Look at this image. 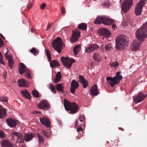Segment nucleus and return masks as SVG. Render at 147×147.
Wrapping results in <instances>:
<instances>
[{
    "label": "nucleus",
    "instance_id": "obj_29",
    "mask_svg": "<svg viewBox=\"0 0 147 147\" xmlns=\"http://www.w3.org/2000/svg\"><path fill=\"white\" fill-rule=\"evenodd\" d=\"M61 78V75L60 71L57 72L56 75V78L54 79V82L55 83L59 82Z\"/></svg>",
    "mask_w": 147,
    "mask_h": 147
},
{
    "label": "nucleus",
    "instance_id": "obj_40",
    "mask_svg": "<svg viewBox=\"0 0 147 147\" xmlns=\"http://www.w3.org/2000/svg\"><path fill=\"white\" fill-rule=\"evenodd\" d=\"M5 58L7 60H8L12 58L10 54L9 53V52L8 51H7L5 53Z\"/></svg>",
    "mask_w": 147,
    "mask_h": 147
},
{
    "label": "nucleus",
    "instance_id": "obj_11",
    "mask_svg": "<svg viewBox=\"0 0 147 147\" xmlns=\"http://www.w3.org/2000/svg\"><path fill=\"white\" fill-rule=\"evenodd\" d=\"M80 32L78 29L73 30L72 31V34L70 39V42L74 43L78 41V38L80 37Z\"/></svg>",
    "mask_w": 147,
    "mask_h": 147
},
{
    "label": "nucleus",
    "instance_id": "obj_36",
    "mask_svg": "<svg viewBox=\"0 0 147 147\" xmlns=\"http://www.w3.org/2000/svg\"><path fill=\"white\" fill-rule=\"evenodd\" d=\"M119 65V63L117 61L112 62L110 63V66L111 67H117Z\"/></svg>",
    "mask_w": 147,
    "mask_h": 147
},
{
    "label": "nucleus",
    "instance_id": "obj_17",
    "mask_svg": "<svg viewBox=\"0 0 147 147\" xmlns=\"http://www.w3.org/2000/svg\"><path fill=\"white\" fill-rule=\"evenodd\" d=\"M40 123L42 124L45 126L46 127H49L51 123L49 119L46 117H40L39 118Z\"/></svg>",
    "mask_w": 147,
    "mask_h": 147
},
{
    "label": "nucleus",
    "instance_id": "obj_31",
    "mask_svg": "<svg viewBox=\"0 0 147 147\" xmlns=\"http://www.w3.org/2000/svg\"><path fill=\"white\" fill-rule=\"evenodd\" d=\"M87 25L86 24L82 23L78 25V28L79 29L84 30L87 28Z\"/></svg>",
    "mask_w": 147,
    "mask_h": 147
},
{
    "label": "nucleus",
    "instance_id": "obj_37",
    "mask_svg": "<svg viewBox=\"0 0 147 147\" xmlns=\"http://www.w3.org/2000/svg\"><path fill=\"white\" fill-rule=\"evenodd\" d=\"M32 95L36 98L40 97L38 92L36 90H33L32 92Z\"/></svg>",
    "mask_w": 147,
    "mask_h": 147
},
{
    "label": "nucleus",
    "instance_id": "obj_8",
    "mask_svg": "<svg viewBox=\"0 0 147 147\" xmlns=\"http://www.w3.org/2000/svg\"><path fill=\"white\" fill-rule=\"evenodd\" d=\"M146 0H140L136 5L135 9L134 12L136 16L141 14L143 7L145 5Z\"/></svg>",
    "mask_w": 147,
    "mask_h": 147
},
{
    "label": "nucleus",
    "instance_id": "obj_42",
    "mask_svg": "<svg viewBox=\"0 0 147 147\" xmlns=\"http://www.w3.org/2000/svg\"><path fill=\"white\" fill-rule=\"evenodd\" d=\"M110 4L111 3L110 2L107 1L106 2H105L104 3H103V5L105 7L109 8V7L110 5Z\"/></svg>",
    "mask_w": 147,
    "mask_h": 147
},
{
    "label": "nucleus",
    "instance_id": "obj_26",
    "mask_svg": "<svg viewBox=\"0 0 147 147\" xmlns=\"http://www.w3.org/2000/svg\"><path fill=\"white\" fill-rule=\"evenodd\" d=\"M21 93L26 98L30 100L31 98L30 94L26 90H21Z\"/></svg>",
    "mask_w": 147,
    "mask_h": 147
},
{
    "label": "nucleus",
    "instance_id": "obj_4",
    "mask_svg": "<svg viewBox=\"0 0 147 147\" xmlns=\"http://www.w3.org/2000/svg\"><path fill=\"white\" fill-rule=\"evenodd\" d=\"M121 72L118 71L117 72L116 76L113 78L108 77L106 78L107 81L108 83L112 87L114 86L115 84H117L119 83L121 80L123 79L122 76L120 75Z\"/></svg>",
    "mask_w": 147,
    "mask_h": 147
},
{
    "label": "nucleus",
    "instance_id": "obj_24",
    "mask_svg": "<svg viewBox=\"0 0 147 147\" xmlns=\"http://www.w3.org/2000/svg\"><path fill=\"white\" fill-rule=\"evenodd\" d=\"M26 70H27V68H26V67L24 64L22 63H20L19 66V72L20 74L21 75L23 74Z\"/></svg>",
    "mask_w": 147,
    "mask_h": 147
},
{
    "label": "nucleus",
    "instance_id": "obj_43",
    "mask_svg": "<svg viewBox=\"0 0 147 147\" xmlns=\"http://www.w3.org/2000/svg\"><path fill=\"white\" fill-rule=\"evenodd\" d=\"M8 99L7 97L1 96L0 97V100L4 102H7V101Z\"/></svg>",
    "mask_w": 147,
    "mask_h": 147
},
{
    "label": "nucleus",
    "instance_id": "obj_20",
    "mask_svg": "<svg viewBox=\"0 0 147 147\" xmlns=\"http://www.w3.org/2000/svg\"><path fill=\"white\" fill-rule=\"evenodd\" d=\"M91 93L93 96H96L99 93L97 88V86L95 84L91 87L90 90Z\"/></svg>",
    "mask_w": 147,
    "mask_h": 147
},
{
    "label": "nucleus",
    "instance_id": "obj_57",
    "mask_svg": "<svg viewBox=\"0 0 147 147\" xmlns=\"http://www.w3.org/2000/svg\"><path fill=\"white\" fill-rule=\"evenodd\" d=\"M41 113L40 111H35L34 112V114H37V113Z\"/></svg>",
    "mask_w": 147,
    "mask_h": 147
},
{
    "label": "nucleus",
    "instance_id": "obj_47",
    "mask_svg": "<svg viewBox=\"0 0 147 147\" xmlns=\"http://www.w3.org/2000/svg\"><path fill=\"white\" fill-rule=\"evenodd\" d=\"M6 136V135L4 134V132L0 130V137L4 138Z\"/></svg>",
    "mask_w": 147,
    "mask_h": 147
},
{
    "label": "nucleus",
    "instance_id": "obj_7",
    "mask_svg": "<svg viewBox=\"0 0 147 147\" xmlns=\"http://www.w3.org/2000/svg\"><path fill=\"white\" fill-rule=\"evenodd\" d=\"M11 136L12 140H16L17 143H22L24 141V136L21 132L13 131L12 132Z\"/></svg>",
    "mask_w": 147,
    "mask_h": 147
},
{
    "label": "nucleus",
    "instance_id": "obj_32",
    "mask_svg": "<svg viewBox=\"0 0 147 147\" xmlns=\"http://www.w3.org/2000/svg\"><path fill=\"white\" fill-rule=\"evenodd\" d=\"M80 46L79 45H77L74 47L73 48V52L75 55H77L80 51Z\"/></svg>",
    "mask_w": 147,
    "mask_h": 147
},
{
    "label": "nucleus",
    "instance_id": "obj_56",
    "mask_svg": "<svg viewBox=\"0 0 147 147\" xmlns=\"http://www.w3.org/2000/svg\"><path fill=\"white\" fill-rule=\"evenodd\" d=\"M100 50H101L102 51H103L104 50V48L103 47V45H102L100 48Z\"/></svg>",
    "mask_w": 147,
    "mask_h": 147
},
{
    "label": "nucleus",
    "instance_id": "obj_1",
    "mask_svg": "<svg viewBox=\"0 0 147 147\" xmlns=\"http://www.w3.org/2000/svg\"><path fill=\"white\" fill-rule=\"evenodd\" d=\"M136 35L137 38L140 41L135 40L133 41L131 47V50L134 51L139 50L141 43V41H143L145 38L147 37V21L143 24L141 28L137 30Z\"/></svg>",
    "mask_w": 147,
    "mask_h": 147
},
{
    "label": "nucleus",
    "instance_id": "obj_54",
    "mask_svg": "<svg viewBox=\"0 0 147 147\" xmlns=\"http://www.w3.org/2000/svg\"><path fill=\"white\" fill-rule=\"evenodd\" d=\"M77 131L79 132L80 131H82V127L77 128Z\"/></svg>",
    "mask_w": 147,
    "mask_h": 147
},
{
    "label": "nucleus",
    "instance_id": "obj_14",
    "mask_svg": "<svg viewBox=\"0 0 147 147\" xmlns=\"http://www.w3.org/2000/svg\"><path fill=\"white\" fill-rule=\"evenodd\" d=\"M99 48V46L96 44H91L85 49V51L86 53H90L97 50Z\"/></svg>",
    "mask_w": 147,
    "mask_h": 147
},
{
    "label": "nucleus",
    "instance_id": "obj_28",
    "mask_svg": "<svg viewBox=\"0 0 147 147\" xmlns=\"http://www.w3.org/2000/svg\"><path fill=\"white\" fill-rule=\"evenodd\" d=\"M56 89L57 90L62 93L64 92V86L61 83L57 84L56 86Z\"/></svg>",
    "mask_w": 147,
    "mask_h": 147
},
{
    "label": "nucleus",
    "instance_id": "obj_6",
    "mask_svg": "<svg viewBox=\"0 0 147 147\" xmlns=\"http://www.w3.org/2000/svg\"><path fill=\"white\" fill-rule=\"evenodd\" d=\"M52 46L54 49L59 53L61 52L62 48L64 47L65 45L61 38L58 37L53 41Z\"/></svg>",
    "mask_w": 147,
    "mask_h": 147
},
{
    "label": "nucleus",
    "instance_id": "obj_51",
    "mask_svg": "<svg viewBox=\"0 0 147 147\" xmlns=\"http://www.w3.org/2000/svg\"><path fill=\"white\" fill-rule=\"evenodd\" d=\"M46 6V4L44 3L42 4L40 6V7L42 9H44Z\"/></svg>",
    "mask_w": 147,
    "mask_h": 147
},
{
    "label": "nucleus",
    "instance_id": "obj_45",
    "mask_svg": "<svg viewBox=\"0 0 147 147\" xmlns=\"http://www.w3.org/2000/svg\"><path fill=\"white\" fill-rule=\"evenodd\" d=\"M0 63L1 64L3 65H4L5 63L3 61V56L2 54L1 53V52H0Z\"/></svg>",
    "mask_w": 147,
    "mask_h": 147
},
{
    "label": "nucleus",
    "instance_id": "obj_34",
    "mask_svg": "<svg viewBox=\"0 0 147 147\" xmlns=\"http://www.w3.org/2000/svg\"><path fill=\"white\" fill-rule=\"evenodd\" d=\"M46 53L48 57V61L50 62L51 60V57L49 51L48 49H47L46 51Z\"/></svg>",
    "mask_w": 147,
    "mask_h": 147
},
{
    "label": "nucleus",
    "instance_id": "obj_13",
    "mask_svg": "<svg viewBox=\"0 0 147 147\" xmlns=\"http://www.w3.org/2000/svg\"><path fill=\"white\" fill-rule=\"evenodd\" d=\"M98 33L102 36L103 39L104 38H108L111 35L109 31L106 28H102L99 29L98 31Z\"/></svg>",
    "mask_w": 147,
    "mask_h": 147
},
{
    "label": "nucleus",
    "instance_id": "obj_62",
    "mask_svg": "<svg viewBox=\"0 0 147 147\" xmlns=\"http://www.w3.org/2000/svg\"><path fill=\"white\" fill-rule=\"evenodd\" d=\"M4 75H5V77H6V73H4Z\"/></svg>",
    "mask_w": 147,
    "mask_h": 147
},
{
    "label": "nucleus",
    "instance_id": "obj_9",
    "mask_svg": "<svg viewBox=\"0 0 147 147\" xmlns=\"http://www.w3.org/2000/svg\"><path fill=\"white\" fill-rule=\"evenodd\" d=\"M60 58L63 65L68 69H70L73 63L75 62V60L73 59L69 58L66 57H61Z\"/></svg>",
    "mask_w": 147,
    "mask_h": 147
},
{
    "label": "nucleus",
    "instance_id": "obj_59",
    "mask_svg": "<svg viewBox=\"0 0 147 147\" xmlns=\"http://www.w3.org/2000/svg\"><path fill=\"white\" fill-rule=\"evenodd\" d=\"M0 36L3 38V39H4V40H5V37L4 36H3L2 34H1Z\"/></svg>",
    "mask_w": 147,
    "mask_h": 147
},
{
    "label": "nucleus",
    "instance_id": "obj_50",
    "mask_svg": "<svg viewBox=\"0 0 147 147\" xmlns=\"http://www.w3.org/2000/svg\"><path fill=\"white\" fill-rule=\"evenodd\" d=\"M62 12L63 14H65L66 12L65 8L63 6H62L61 7Z\"/></svg>",
    "mask_w": 147,
    "mask_h": 147
},
{
    "label": "nucleus",
    "instance_id": "obj_21",
    "mask_svg": "<svg viewBox=\"0 0 147 147\" xmlns=\"http://www.w3.org/2000/svg\"><path fill=\"white\" fill-rule=\"evenodd\" d=\"M7 115L6 109L0 105V118L3 119L5 118Z\"/></svg>",
    "mask_w": 147,
    "mask_h": 147
},
{
    "label": "nucleus",
    "instance_id": "obj_60",
    "mask_svg": "<svg viewBox=\"0 0 147 147\" xmlns=\"http://www.w3.org/2000/svg\"><path fill=\"white\" fill-rule=\"evenodd\" d=\"M31 31L32 33L33 32V29H32V28L31 29Z\"/></svg>",
    "mask_w": 147,
    "mask_h": 147
},
{
    "label": "nucleus",
    "instance_id": "obj_46",
    "mask_svg": "<svg viewBox=\"0 0 147 147\" xmlns=\"http://www.w3.org/2000/svg\"><path fill=\"white\" fill-rule=\"evenodd\" d=\"M80 121L83 122L84 120V116L83 115H81L79 117Z\"/></svg>",
    "mask_w": 147,
    "mask_h": 147
},
{
    "label": "nucleus",
    "instance_id": "obj_49",
    "mask_svg": "<svg viewBox=\"0 0 147 147\" xmlns=\"http://www.w3.org/2000/svg\"><path fill=\"white\" fill-rule=\"evenodd\" d=\"M4 45L3 41L0 38V47H2Z\"/></svg>",
    "mask_w": 147,
    "mask_h": 147
},
{
    "label": "nucleus",
    "instance_id": "obj_33",
    "mask_svg": "<svg viewBox=\"0 0 147 147\" xmlns=\"http://www.w3.org/2000/svg\"><path fill=\"white\" fill-rule=\"evenodd\" d=\"M30 51L35 56L38 54L39 53L38 50L34 47L32 48L30 50Z\"/></svg>",
    "mask_w": 147,
    "mask_h": 147
},
{
    "label": "nucleus",
    "instance_id": "obj_55",
    "mask_svg": "<svg viewBox=\"0 0 147 147\" xmlns=\"http://www.w3.org/2000/svg\"><path fill=\"white\" fill-rule=\"evenodd\" d=\"M78 121L77 120L75 122V125L76 127H77L78 124Z\"/></svg>",
    "mask_w": 147,
    "mask_h": 147
},
{
    "label": "nucleus",
    "instance_id": "obj_25",
    "mask_svg": "<svg viewBox=\"0 0 147 147\" xmlns=\"http://www.w3.org/2000/svg\"><path fill=\"white\" fill-rule=\"evenodd\" d=\"M18 85L20 87H26L27 86L26 81L23 79L22 78L18 81Z\"/></svg>",
    "mask_w": 147,
    "mask_h": 147
},
{
    "label": "nucleus",
    "instance_id": "obj_2",
    "mask_svg": "<svg viewBox=\"0 0 147 147\" xmlns=\"http://www.w3.org/2000/svg\"><path fill=\"white\" fill-rule=\"evenodd\" d=\"M115 48L118 50H123L129 45L128 37L125 35L121 34L117 37L115 40Z\"/></svg>",
    "mask_w": 147,
    "mask_h": 147
},
{
    "label": "nucleus",
    "instance_id": "obj_58",
    "mask_svg": "<svg viewBox=\"0 0 147 147\" xmlns=\"http://www.w3.org/2000/svg\"><path fill=\"white\" fill-rule=\"evenodd\" d=\"M50 28V25L48 24L47 25V30H48Z\"/></svg>",
    "mask_w": 147,
    "mask_h": 147
},
{
    "label": "nucleus",
    "instance_id": "obj_27",
    "mask_svg": "<svg viewBox=\"0 0 147 147\" xmlns=\"http://www.w3.org/2000/svg\"><path fill=\"white\" fill-rule=\"evenodd\" d=\"M50 65L51 67L52 68H53L56 66H59L60 65L58 63V61L55 60H52L50 63Z\"/></svg>",
    "mask_w": 147,
    "mask_h": 147
},
{
    "label": "nucleus",
    "instance_id": "obj_18",
    "mask_svg": "<svg viewBox=\"0 0 147 147\" xmlns=\"http://www.w3.org/2000/svg\"><path fill=\"white\" fill-rule=\"evenodd\" d=\"M78 78L79 81L83 84V88H86L89 85L87 80L85 79L83 76L81 75H80Z\"/></svg>",
    "mask_w": 147,
    "mask_h": 147
},
{
    "label": "nucleus",
    "instance_id": "obj_15",
    "mask_svg": "<svg viewBox=\"0 0 147 147\" xmlns=\"http://www.w3.org/2000/svg\"><path fill=\"white\" fill-rule=\"evenodd\" d=\"M79 86V85L78 82L74 80H73L71 83L70 89V92L72 94H74L76 89H78Z\"/></svg>",
    "mask_w": 147,
    "mask_h": 147
},
{
    "label": "nucleus",
    "instance_id": "obj_53",
    "mask_svg": "<svg viewBox=\"0 0 147 147\" xmlns=\"http://www.w3.org/2000/svg\"><path fill=\"white\" fill-rule=\"evenodd\" d=\"M112 28L113 29H114L115 30L117 28V26L115 24H113L112 26Z\"/></svg>",
    "mask_w": 147,
    "mask_h": 147
},
{
    "label": "nucleus",
    "instance_id": "obj_5",
    "mask_svg": "<svg viewBox=\"0 0 147 147\" xmlns=\"http://www.w3.org/2000/svg\"><path fill=\"white\" fill-rule=\"evenodd\" d=\"M94 23L96 24H100L102 23L106 25H109L114 23L113 21L111 19H109L105 16H98Z\"/></svg>",
    "mask_w": 147,
    "mask_h": 147
},
{
    "label": "nucleus",
    "instance_id": "obj_30",
    "mask_svg": "<svg viewBox=\"0 0 147 147\" xmlns=\"http://www.w3.org/2000/svg\"><path fill=\"white\" fill-rule=\"evenodd\" d=\"M93 57L94 59L96 61L100 62L101 61L100 55L97 53L95 52L94 53Z\"/></svg>",
    "mask_w": 147,
    "mask_h": 147
},
{
    "label": "nucleus",
    "instance_id": "obj_23",
    "mask_svg": "<svg viewBox=\"0 0 147 147\" xmlns=\"http://www.w3.org/2000/svg\"><path fill=\"white\" fill-rule=\"evenodd\" d=\"M34 137L35 135L33 133L26 134L24 136V139L26 142H28L31 140Z\"/></svg>",
    "mask_w": 147,
    "mask_h": 147
},
{
    "label": "nucleus",
    "instance_id": "obj_3",
    "mask_svg": "<svg viewBox=\"0 0 147 147\" xmlns=\"http://www.w3.org/2000/svg\"><path fill=\"white\" fill-rule=\"evenodd\" d=\"M63 105L65 110L72 114L77 113L79 110L78 107L75 102H70L66 99L64 100Z\"/></svg>",
    "mask_w": 147,
    "mask_h": 147
},
{
    "label": "nucleus",
    "instance_id": "obj_38",
    "mask_svg": "<svg viewBox=\"0 0 147 147\" xmlns=\"http://www.w3.org/2000/svg\"><path fill=\"white\" fill-rule=\"evenodd\" d=\"M8 61L9 66L10 69L13 67V60L11 58L8 60Z\"/></svg>",
    "mask_w": 147,
    "mask_h": 147
},
{
    "label": "nucleus",
    "instance_id": "obj_41",
    "mask_svg": "<svg viewBox=\"0 0 147 147\" xmlns=\"http://www.w3.org/2000/svg\"><path fill=\"white\" fill-rule=\"evenodd\" d=\"M50 87L52 91L54 93V94H56V91L55 90V87L54 86V85L52 84H51L50 86Z\"/></svg>",
    "mask_w": 147,
    "mask_h": 147
},
{
    "label": "nucleus",
    "instance_id": "obj_10",
    "mask_svg": "<svg viewBox=\"0 0 147 147\" xmlns=\"http://www.w3.org/2000/svg\"><path fill=\"white\" fill-rule=\"evenodd\" d=\"M133 0H125L122 4V9L126 13L131 7Z\"/></svg>",
    "mask_w": 147,
    "mask_h": 147
},
{
    "label": "nucleus",
    "instance_id": "obj_22",
    "mask_svg": "<svg viewBox=\"0 0 147 147\" xmlns=\"http://www.w3.org/2000/svg\"><path fill=\"white\" fill-rule=\"evenodd\" d=\"M2 147H15L13 145L7 140H4L1 142Z\"/></svg>",
    "mask_w": 147,
    "mask_h": 147
},
{
    "label": "nucleus",
    "instance_id": "obj_35",
    "mask_svg": "<svg viewBox=\"0 0 147 147\" xmlns=\"http://www.w3.org/2000/svg\"><path fill=\"white\" fill-rule=\"evenodd\" d=\"M43 135L47 138H49L50 136V133L49 131H47L45 130L42 131Z\"/></svg>",
    "mask_w": 147,
    "mask_h": 147
},
{
    "label": "nucleus",
    "instance_id": "obj_12",
    "mask_svg": "<svg viewBox=\"0 0 147 147\" xmlns=\"http://www.w3.org/2000/svg\"><path fill=\"white\" fill-rule=\"evenodd\" d=\"M147 94H144V92H141L136 96L133 97L134 100L136 103L139 102L143 100L147 96Z\"/></svg>",
    "mask_w": 147,
    "mask_h": 147
},
{
    "label": "nucleus",
    "instance_id": "obj_19",
    "mask_svg": "<svg viewBox=\"0 0 147 147\" xmlns=\"http://www.w3.org/2000/svg\"><path fill=\"white\" fill-rule=\"evenodd\" d=\"M6 121L7 124L11 127H15L17 124L16 120L10 118L7 119H6Z\"/></svg>",
    "mask_w": 147,
    "mask_h": 147
},
{
    "label": "nucleus",
    "instance_id": "obj_44",
    "mask_svg": "<svg viewBox=\"0 0 147 147\" xmlns=\"http://www.w3.org/2000/svg\"><path fill=\"white\" fill-rule=\"evenodd\" d=\"M37 135H38V140H39V141H40L41 142H43L44 140V139L42 137V136L39 134H37Z\"/></svg>",
    "mask_w": 147,
    "mask_h": 147
},
{
    "label": "nucleus",
    "instance_id": "obj_61",
    "mask_svg": "<svg viewBox=\"0 0 147 147\" xmlns=\"http://www.w3.org/2000/svg\"><path fill=\"white\" fill-rule=\"evenodd\" d=\"M119 129H121L120 127H119ZM121 129V130H122V131H123L124 130V129Z\"/></svg>",
    "mask_w": 147,
    "mask_h": 147
},
{
    "label": "nucleus",
    "instance_id": "obj_48",
    "mask_svg": "<svg viewBox=\"0 0 147 147\" xmlns=\"http://www.w3.org/2000/svg\"><path fill=\"white\" fill-rule=\"evenodd\" d=\"M105 48L106 50L108 51L111 50V47L109 45H107L105 46Z\"/></svg>",
    "mask_w": 147,
    "mask_h": 147
},
{
    "label": "nucleus",
    "instance_id": "obj_16",
    "mask_svg": "<svg viewBox=\"0 0 147 147\" xmlns=\"http://www.w3.org/2000/svg\"><path fill=\"white\" fill-rule=\"evenodd\" d=\"M38 108L44 110H48L49 108L48 102L46 100H43L40 104H38Z\"/></svg>",
    "mask_w": 147,
    "mask_h": 147
},
{
    "label": "nucleus",
    "instance_id": "obj_52",
    "mask_svg": "<svg viewBox=\"0 0 147 147\" xmlns=\"http://www.w3.org/2000/svg\"><path fill=\"white\" fill-rule=\"evenodd\" d=\"M31 4H28L27 5V8L28 9H30L31 7Z\"/></svg>",
    "mask_w": 147,
    "mask_h": 147
},
{
    "label": "nucleus",
    "instance_id": "obj_39",
    "mask_svg": "<svg viewBox=\"0 0 147 147\" xmlns=\"http://www.w3.org/2000/svg\"><path fill=\"white\" fill-rule=\"evenodd\" d=\"M25 76L28 79H30L31 78V75L29 70L27 69L25 71Z\"/></svg>",
    "mask_w": 147,
    "mask_h": 147
}]
</instances>
